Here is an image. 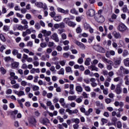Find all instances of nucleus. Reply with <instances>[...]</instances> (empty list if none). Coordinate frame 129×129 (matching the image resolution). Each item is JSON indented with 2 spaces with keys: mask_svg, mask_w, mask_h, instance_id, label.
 Here are the masks:
<instances>
[{
  "mask_svg": "<svg viewBox=\"0 0 129 129\" xmlns=\"http://www.w3.org/2000/svg\"><path fill=\"white\" fill-rule=\"evenodd\" d=\"M59 64L61 66H65V64L66 63V60H60L59 62Z\"/></svg>",
  "mask_w": 129,
  "mask_h": 129,
  "instance_id": "obj_55",
  "label": "nucleus"
},
{
  "mask_svg": "<svg viewBox=\"0 0 129 129\" xmlns=\"http://www.w3.org/2000/svg\"><path fill=\"white\" fill-rule=\"evenodd\" d=\"M105 102H106V103H107V104H109V103L111 102V99L110 98H106V99H105Z\"/></svg>",
  "mask_w": 129,
  "mask_h": 129,
  "instance_id": "obj_62",
  "label": "nucleus"
},
{
  "mask_svg": "<svg viewBox=\"0 0 129 129\" xmlns=\"http://www.w3.org/2000/svg\"><path fill=\"white\" fill-rule=\"evenodd\" d=\"M87 15L89 17H94L95 16V11L93 9H90L87 12Z\"/></svg>",
  "mask_w": 129,
  "mask_h": 129,
  "instance_id": "obj_12",
  "label": "nucleus"
},
{
  "mask_svg": "<svg viewBox=\"0 0 129 129\" xmlns=\"http://www.w3.org/2000/svg\"><path fill=\"white\" fill-rule=\"evenodd\" d=\"M115 91L116 94H120L121 93V88H120V84H117Z\"/></svg>",
  "mask_w": 129,
  "mask_h": 129,
  "instance_id": "obj_13",
  "label": "nucleus"
},
{
  "mask_svg": "<svg viewBox=\"0 0 129 129\" xmlns=\"http://www.w3.org/2000/svg\"><path fill=\"white\" fill-rule=\"evenodd\" d=\"M75 43L77 46H78V47H79L80 49H81V50H85V49H86V46H85V45H84L82 42H80L78 40H76Z\"/></svg>",
  "mask_w": 129,
  "mask_h": 129,
  "instance_id": "obj_4",
  "label": "nucleus"
},
{
  "mask_svg": "<svg viewBox=\"0 0 129 129\" xmlns=\"http://www.w3.org/2000/svg\"><path fill=\"white\" fill-rule=\"evenodd\" d=\"M95 19L96 20V21H97V22H98V23H102L103 22H104L105 21V19H104V17H103V16L101 15H99L98 16V17H95Z\"/></svg>",
  "mask_w": 129,
  "mask_h": 129,
  "instance_id": "obj_8",
  "label": "nucleus"
},
{
  "mask_svg": "<svg viewBox=\"0 0 129 129\" xmlns=\"http://www.w3.org/2000/svg\"><path fill=\"white\" fill-rule=\"evenodd\" d=\"M112 35L113 36L115 39H120L121 38L120 33L116 31H113Z\"/></svg>",
  "mask_w": 129,
  "mask_h": 129,
  "instance_id": "obj_9",
  "label": "nucleus"
},
{
  "mask_svg": "<svg viewBox=\"0 0 129 129\" xmlns=\"http://www.w3.org/2000/svg\"><path fill=\"white\" fill-rule=\"evenodd\" d=\"M25 18L27 20H31V19H32V15L30 14H27L25 16Z\"/></svg>",
  "mask_w": 129,
  "mask_h": 129,
  "instance_id": "obj_46",
  "label": "nucleus"
},
{
  "mask_svg": "<svg viewBox=\"0 0 129 129\" xmlns=\"http://www.w3.org/2000/svg\"><path fill=\"white\" fill-rule=\"evenodd\" d=\"M82 96H81L80 98H78L76 99V102L77 103H81L82 102Z\"/></svg>",
  "mask_w": 129,
  "mask_h": 129,
  "instance_id": "obj_39",
  "label": "nucleus"
},
{
  "mask_svg": "<svg viewBox=\"0 0 129 129\" xmlns=\"http://www.w3.org/2000/svg\"><path fill=\"white\" fill-rule=\"evenodd\" d=\"M82 95L84 98H88V94H87V93H86L85 92H83L82 94Z\"/></svg>",
  "mask_w": 129,
  "mask_h": 129,
  "instance_id": "obj_53",
  "label": "nucleus"
},
{
  "mask_svg": "<svg viewBox=\"0 0 129 129\" xmlns=\"http://www.w3.org/2000/svg\"><path fill=\"white\" fill-rule=\"evenodd\" d=\"M31 74H35V73H40V69L33 68L30 70Z\"/></svg>",
  "mask_w": 129,
  "mask_h": 129,
  "instance_id": "obj_19",
  "label": "nucleus"
},
{
  "mask_svg": "<svg viewBox=\"0 0 129 129\" xmlns=\"http://www.w3.org/2000/svg\"><path fill=\"white\" fill-rule=\"evenodd\" d=\"M49 16H50V17L51 18H54L55 16H56V12H55V11L52 12L50 13H49Z\"/></svg>",
  "mask_w": 129,
  "mask_h": 129,
  "instance_id": "obj_52",
  "label": "nucleus"
},
{
  "mask_svg": "<svg viewBox=\"0 0 129 129\" xmlns=\"http://www.w3.org/2000/svg\"><path fill=\"white\" fill-rule=\"evenodd\" d=\"M77 97L76 96H69L68 97V100H70L71 101H72V100H75L76 99V98Z\"/></svg>",
  "mask_w": 129,
  "mask_h": 129,
  "instance_id": "obj_32",
  "label": "nucleus"
},
{
  "mask_svg": "<svg viewBox=\"0 0 129 129\" xmlns=\"http://www.w3.org/2000/svg\"><path fill=\"white\" fill-rule=\"evenodd\" d=\"M63 22L68 25L69 27H72V28L75 27L76 26V23L75 22L72 21L69 18H64L63 20Z\"/></svg>",
  "mask_w": 129,
  "mask_h": 129,
  "instance_id": "obj_1",
  "label": "nucleus"
},
{
  "mask_svg": "<svg viewBox=\"0 0 129 129\" xmlns=\"http://www.w3.org/2000/svg\"><path fill=\"white\" fill-rule=\"evenodd\" d=\"M42 121H43V124H45V125H47V124H48V123H50V120H49L47 118L43 119Z\"/></svg>",
  "mask_w": 129,
  "mask_h": 129,
  "instance_id": "obj_27",
  "label": "nucleus"
},
{
  "mask_svg": "<svg viewBox=\"0 0 129 129\" xmlns=\"http://www.w3.org/2000/svg\"><path fill=\"white\" fill-rule=\"evenodd\" d=\"M120 71L123 72V74H128V73H129L128 70L123 68V67H122V66H121L120 67Z\"/></svg>",
  "mask_w": 129,
  "mask_h": 129,
  "instance_id": "obj_15",
  "label": "nucleus"
},
{
  "mask_svg": "<svg viewBox=\"0 0 129 129\" xmlns=\"http://www.w3.org/2000/svg\"><path fill=\"white\" fill-rule=\"evenodd\" d=\"M124 64L126 67H129V58L124 59Z\"/></svg>",
  "mask_w": 129,
  "mask_h": 129,
  "instance_id": "obj_29",
  "label": "nucleus"
},
{
  "mask_svg": "<svg viewBox=\"0 0 129 129\" xmlns=\"http://www.w3.org/2000/svg\"><path fill=\"white\" fill-rule=\"evenodd\" d=\"M57 119L59 120V122H63V121H64V119H63V118L61 117L60 116H57Z\"/></svg>",
  "mask_w": 129,
  "mask_h": 129,
  "instance_id": "obj_63",
  "label": "nucleus"
},
{
  "mask_svg": "<svg viewBox=\"0 0 129 129\" xmlns=\"http://www.w3.org/2000/svg\"><path fill=\"white\" fill-rule=\"evenodd\" d=\"M91 61V58L88 57L85 61V65L86 66H89L90 65V62Z\"/></svg>",
  "mask_w": 129,
  "mask_h": 129,
  "instance_id": "obj_22",
  "label": "nucleus"
},
{
  "mask_svg": "<svg viewBox=\"0 0 129 129\" xmlns=\"http://www.w3.org/2000/svg\"><path fill=\"white\" fill-rule=\"evenodd\" d=\"M59 103L61 104V106L63 107V108H68L69 105L68 104H66L65 103V99L61 98L59 99Z\"/></svg>",
  "mask_w": 129,
  "mask_h": 129,
  "instance_id": "obj_6",
  "label": "nucleus"
},
{
  "mask_svg": "<svg viewBox=\"0 0 129 129\" xmlns=\"http://www.w3.org/2000/svg\"><path fill=\"white\" fill-rule=\"evenodd\" d=\"M3 30L5 32H8V31H10V27L8 26L4 25Z\"/></svg>",
  "mask_w": 129,
  "mask_h": 129,
  "instance_id": "obj_40",
  "label": "nucleus"
},
{
  "mask_svg": "<svg viewBox=\"0 0 129 129\" xmlns=\"http://www.w3.org/2000/svg\"><path fill=\"white\" fill-rule=\"evenodd\" d=\"M102 74L104 75V76H107V75H108V72L106 70H103Z\"/></svg>",
  "mask_w": 129,
  "mask_h": 129,
  "instance_id": "obj_61",
  "label": "nucleus"
},
{
  "mask_svg": "<svg viewBox=\"0 0 129 129\" xmlns=\"http://www.w3.org/2000/svg\"><path fill=\"white\" fill-rule=\"evenodd\" d=\"M103 61L104 62V63H107V64H109V65H112V61L105 57L103 58Z\"/></svg>",
  "mask_w": 129,
  "mask_h": 129,
  "instance_id": "obj_20",
  "label": "nucleus"
},
{
  "mask_svg": "<svg viewBox=\"0 0 129 129\" xmlns=\"http://www.w3.org/2000/svg\"><path fill=\"white\" fill-rule=\"evenodd\" d=\"M88 69H90L91 71H96L97 72L98 71V68H96L95 66L91 65L88 67Z\"/></svg>",
  "mask_w": 129,
  "mask_h": 129,
  "instance_id": "obj_18",
  "label": "nucleus"
},
{
  "mask_svg": "<svg viewBox=\"0 0 129 129\" xmlns=\"http://www.w3.org/2000/svg\"><path fill=\"white\" fill-rule=\"evenodd\" d=\"M116 126L118 128H121V127H122V124H121V122L120 121H118L116 122Z\"/></svg>",
  "mask_w": 129,
  "mask_h": 129,
  "instance_id": "obj_34",
  "label": "nucleus"
},
{
  "mask_svg": "<svg viewBox=\"0 0 129 129\" xmlns=\"http://www.w3.org/2000/svg\"><path fill=\"white\" fill-rule=\"evenodd\" d=\"M82 32V29H81V27H78L77 29H76V32L78 34H80V33H81Z\"/></svg>",
  "mask_w": 129,
  "mask_h": 129,
  "instance_id": "obj_48",
  "label": "nucleus"
},
{
  "mask_svg": "<svg viewBox=\"0 0 129 129\" xmlns=\"http://www.w3.org/2000/svg\"><path fill=\"white\" fill-rule=\"evenodd\" d=\"M19 53V51L17 49H14L12 51L13 55H14V56H16V55L18 54Z\"/></svg>",
  "mask_w": 129,
  "mask_h": 129,
  "instance_id": "obj_54",
  "label": "nucleus"
},
{
  "mask_svg": "<svg viewBox=\"0 0 129 129\" xmlns=\"http://www.w3.org/2000/svg\"><path fill=\"white\" fill-rule=\"evenodd\" d=\"M29 122L30 123H31V124H35L37 123V121L35 118H32L29 120Z\"/></svg>",
  "mask_w": 129,
  "mask_h": 129,
  "instance_id": "obj_31",
  "label": "nucleus"
},
{
  "mask_svg": "<svg viewBox=\"0 0 129 129\" xmlns=\"http://www.w3.org/2000/svg\"><path fill=\"white\" fill-rule=\"evenodd\" d=\"M66 71L67 73L71 72L72 73V69L70 67H68L66 68Z\"/></svg>",
  "mask_w": 129,
  "mask_h": 129,
  "instance_id": "obj_43",
  "label": "nucleus"
},
{
  "mask_svg": "<svg viewBox=\"0 0 129 129\" xmlns=\"http://www.w3.org/2000/svg\"><path fill=\"white\" fill-rule=\"evenodd\" d=\"M76 90L78 92L81 93V92H82V91H83V88H82V87L80 86H77L76 87Z\"/></svg>",
  "mask_w": 129,
  "mask_h": 129,
  "instance_id": "obj_26",
  "label": "nucleus"
},
{
  "mask_svg": "<svg viewBox=\"0 0 129 129\" xmlns=\"http://www.w3.org/2000/svg\"><path fill=\"white\" fill-rule=\"evenodd\" d=\"M81 20H82V16L81 17L78 16L76 18V21H77V22H81Z\"/></svg>",
  "mask_w": 129,
  "mask_h": 129,
  "instance_id": "obj_56",
  "label": "nucleus"
},
{
  "mask_svg": "<svg viewBox=\"0 0 129 129\" xmlns=\"http://www.w3.org/2000/svg\"><path fill=\"white\" fill-rule=\"evenodd\" d=\"M0 72H1L2 74H3V75H5V74L7 73V70H6L4 67H1L0 68Z\"/></svg>",
  "mask_w": 129,
  "mask_h": 129,
  "instance_id": "obj_33",
  "label": "nucleus"
},
{
  "mask_svg": "<svg viewBox=\"0 0 129 129\" xmlns=\"http://www.w3.org/2000/svg\"><path fill=\"white\" fill-rule=\"evenodd\" d=\"M4 50H6V46L5 45H2L0 47V52L4 53Z\"/></svg>",
  "mask_w": 129,
  "mask_h": 129,
  "instance_id": "obj_57",
  "label": "nucleus"
},
{
  "mask_svg": "<svg viewBox=\"0 0 129 129\" xmlns=\"http://www.w3.org/2000/svg\"><path fill=\"white\" fill-rule=\"evenodd\" d=\"M78 63H79V64H82V63H83V58L82 57L79 58L78 60Z\"/></svg>",
  "mask_w": 129,
  "mask_h": 129,
  "instance_id": "obj_64",
  "label": "nucleus"
},
{
  "mask_svg": "<svg viewBox=\"0 0 129 129\" xmlns=\"http://www.w3.org/2000/svg\"><path fill=\"white\" fill-rule=\"evenodd\" d=\"M0 39L3 42H6V37H5L3 34H0Z\"/></svg>",
  "mask_w": 129,
  "mask_h": 129,
  "instance_id": "obj_45",
  "label": "nucleus"
},
{
  "mask_svg": "<svg viewBox=\"0 0 129 129\" xmlns=\"http://www.w3.org/2000/svg\"><path fill=\"white\" fill-rule=\"evenodd\" d=\"M40 89V87L37 85H34L32 87V90L33 91H37Z\"/></svg>",
  "mask_w": 129,
  "mask_h": 129,
  "instance_id": "obj_38",
  "label": "nucleus"
},
{
  "mask_svg": "<svg viewBox=\"0 0 129 129\" xmlns=\"http://www.w3.org/2000/svg\"><path fill=\"white\" fill-rule=\"evenodd\" d=\"M58 112L60 113V114L63 115L65 112V109L64 108L59 109Z\"/></svg>",
  "mask_w": 129,
  "mask_h": 129,
  "instance_id": "obj_44",
  "label": "nucleus"
},
{
  "mask_svg": "<svg viewBox=\"0 0 129 129\" xmlns=\"http://www.w3.org/2000/svg\"><path fill=\"white\" fill-rule=\"evenodd\" d=\"M33 64L35 67H38L39 65V61H38V60L33 61Z\"/></svg>",
  "mask_w": 129,
  "mask_h": 129,
  "instance_id": "obj_51",
  "label": "nucleus"
},
{
  "mask_svg": "<svg viewBox=\"0 0 129 129\" xmlns=\"http://www.w3.org/2000/svg\"><path fill=\"white\" fill-rule=\"evenodd\" d=\"M19 87H20V86L19 85V84H16L12 86V88H14V89H18V88H19Z\"/></svg>",
  "mask_w": 129,
  "mask_h": 129,
  "instance_id": "obj_59",
  "label": "nucleus"
},
{
  "mask_svg": "<svg viewBox=\"0 0 129 129\" xmlns=\"http://www.w3.org/2000/svg\"><path fill=\"white\" fill-rule=\"evenodd\" d=\"M118 30L120 32H124V31H126V30H127V27H126L124 24L121 23L119 25Z\"/></svg>",
  "mask_w": 129,
  "mask_h": 129,
  "instance_id": "obj_5",
  "label": "nucleus"
},
{
  "mask_svg": "<svg viewBox=\"0 0 129 129\" xmlns=\"http://www.w3.org/2000/svg\"><path fill=\"white\" fill-rule=\"evenodd\" d=\"M93 111V109L91 108H89L88 110V111H86V112H85V115L88 116L90 114V113H91V112H92Z\"/></svg>",
  "mask_w": 129,
  "mask_h": 129,
  "instance_id": "obj_37",
  "label": "nucleus"
},
{
  "mask_svg": "<svg viewBox=\"0 0 129 129\" xmlns=\"http://www.w3.org/2000/svg\"><path fill=\"white\" fill-rule=\"evenodd\" d=\"M90 94L92 98H95V97H96V93L92 92L90 93Z\"/></svg>",
  "mask_w": 129,
  "mask_h": 129,
  "instance_id": "obj_58",
  "label": "nucleus"
},
{
  "mask_svg": "<svg viewBox=\"0 0 129 129\" xmlns=\"http://www.w3.org/2000/svg\"><path fill=\"white\" fill-rule=\"evenodd\" d=\"M41 33L44 34L45 37H49L51 35V31H47L46 30H42Z\"/></svg>",
  "mask_w": 129,
  "mask_h": 129,
  "instance_id": "obj_16",
  "label": "nucleus"
},
{
  "mask_svg": "<svg viewBox=\"0 0 129 129\" xmlns=\"http://www.w3.org/2000/svg\"><path fill=\"white\" fill-rule=\"evenodd\" d=\"M101 121L102 122L101 123V125H104L105 123H107V119H106L105 118H102L101 119Z\"/></svg>",
  "mask_w": 129,
  "mask_h": 129,
  "instance_id": "obj_41",
  "label": "nucleus"
},
{
  "mask_svg": "<svg viewBox=\"0 0 129 129\" xmlns=\"http://www.w3.org/2000/svg\"><path fill=\"white\" fill-rule=\"evenodd\" d=\"M128 11V9H127V7L126 6H124L122 8L123 13H126Z\"/></svg>",
  "mask_w": 129,
  "mask_h": 129,
  "instance_id": "obj_47",
  "label": "nucleus"
},
{
  "mask_svg": "<svg viewBox=\"0 0 129 129\" xmlns=\"http://www.w3.org/2000/svg\"><path fill=\"white\" fill-rule=\"evenodd\" d=\"M70 13L71 14H73V15H78V11H76V9L75 8L71 9Z\"/></svg>",
  "mask_w": 129,
  "mask_h": 129,
  "instance_id": "obj_24",
  "label": "nucleus"
},
{
  "mask_svg": "<svg viewBox=\"0 0 129 129\" xmlns=\"http://www.w3.org/2000/svg\"><path fill=\"white\" fill-rule=\"evenodd\" d=\"M72 121H73V122H75V123H76V124H78L80 122V120L77 118H72Z\"/></svg>",
  "mask_w": 129,
  "mask_h": 129,
  "instance_id": "obj_30",
  "label": "nucleus"
},
{
  "mask_svg": "<svg viewBox=\"0 0 129 129\" xmlns=\"http://www.w3.org/2000/svg\"><path fill=\"white\" fill-rule=\"evenodd\" d=\"M27 47H33V41H30L27 43Z\"/></svg>",
  "mask_w": 129,
  "mask_h": 129,
  "instance_id": "obj_60",
  "label": "nucleus"
},
{
  "mask_svg": "<svg viewBox=\"0 0 129 129\" xmlns=\"http://www.w3.org/2000/svg\"><path fill=\"white\" fill-rule=\"evenodd\" d=\"M19 65H20V63L15 61L11 63V67L13 69H15V68H18L19 67Z\"/></svg>",
  "mask_w": 129,
  "mask_h": 129,
  "instance_id": "obj_14",
  "label": "nucleus"
},
{
  "mask_svg": "<svg viewBox=\"0 0 129 129\" xmlns=\"http://www.w3.org/2000/svg\"><path fill=\"white\" fill-rule=\"evenodd\" d=\"M128 55V51L126 50H124L122 53L123 57H126Z\"/></svg>",
  "mask_w": 129,
  "mask_h": 129,
  "instance_id": "obj_42",
  "label": "nucleus"
},
{
  "mask_svg": "<svg viewBox=\"0 0 129 129\" xmlns=\"http://www.w3.org/2000/svg\"><path fill=\"white\" fill-rule=\"evenodd\" d=\"M91 26L90 25H89L87 23H85L84 24V29L86 31L87 30H89V28H90Z\"/></svg>",
  "mask_w": 129,
  "mask_h": 129,
  "instance_id": "obj_23",
  "label": "nucleus"
},
{
  "mask_svg": "<svg viewBox=\"0 0 129 129\" xmlns=\"http://www.w3.org/2000/svg\"><path fill=\"white\" fill-rule=\"evenodd\" d=\"M83 87L87 92H90L91 91V88H90V87L86 86L85 85H83Z\"/></svg>",
  "mask_w": 129,
  "mask_h": 129,
  "instance_id": "obj_21",
  "label": "nucleus"
},
{
  "mask_svg": "<svg viewBox=\"0 0 129 129\" xmlns=\"http://www.w3.org/2000/svg\"><path fill=\"white\" fill-rule=\"evenodd\" d=\"M10 75L11 77H13V79H18V76H15V73L10 72Z\"/></svg>",
  "mask_w": 129,
  "mask_h": 129,
  "instance_id": "obj_36",
  "label": "nucleus"
},
{
  "mask_svg": "<svg viewBox=\"0 0 129 129\" xmlns=\"http://www.w3.org/2000/svg\"><path fill=\"white\" fill-rule=\"evenodd\" d=\"M14 92L15 94L18 95L19 97H21V96H24V95H25V92H24L23 91H18L15 90L14 91Z\"/></svg>",
  "mask_w": 129,
  "mask_h": 129,
  "instance_id": "obj_11",
  "label": "nucleus"
},
{
  "mask_svg": "<svg viewBox=\"0 0 129 129\" xmlns=\"http://www.w3.org/2000/svg\"><path fill=\"white\" fill-rule=\"evenodd\" d=\"M34 28L36 30H40V29H41V25H40V23H39V22H36L35 24Z\"/></svg>",
  "mask_w": 129,
  "mask_h": 129,
  "instance_id": "obj_28",
  "label": "nucleus"
},
{
  "mask_svg": "<svg viewBox=\"0 0 129 129\" xmlns=\"http://www.w3.org/2000/svg\"><path fill=\"white\" fill-rule=\"evenodd\" d=\"M65 70H64L63 68H61L58 72V74L59 75H64V72Z\"/></svg>",
  "mask_w": 129,
  "mask_h": 129,
  "instance_id": "obj_35",
  "label": "nucleus"
},
{
  "mask_svg": "<svg viewBox=\"0 0 129 129\" xmlns=\"http://www.w3.org/2000/svg\"><path fill=\"white\" fill-rule=\"evenodd\" d=\"M21 24H22V25H28V24H29V22H28V21H27V20L23 19L21 21Z\"/></svg>",
  "mask_w": 129,
  "mask_h": 129,
  "instance_id": "obj_49",
  "label": "nucleus"
},
{
  "mask_svg": "<svg viewBox=\"0 0 129 129\" xmlns=\"http://www.w3.org/2000/svg\"><path fill=\"white\" fill-rule=\"evenodd\" d=\"M95 48H96V51H97V52H99L100 53H105V49L100 45H97L95 46Z\"/></svg>",
  "mask_w": 129,
  "mask_h": 129,
  "instance_id": "obj_10",
  "label": "nucleus"
},
{
  "mask_svg": "<svg viewBox=\"0 0 129 129\" xmlns=\"http://www.w3.org/2000/svg\"><path fill=\"white\" fill-rule=\"evenodd\" d=\"M70 54H69V53L68 52H64L63 53L62 56L64 58H68L69 57Z\"/></svg>",
  "mask_w": 129,
  "mask_h": 129,
  "instance_id": "obj_50",
  "label": "nucleus"
},
{
  "mask_svg": "<svg viewBox=\"0 0 129 129\" xmlns=\"http://www.w3.org/2000/svg\"><path fill=\"white\" fill-rule=\"evenodd\" d=\"M61 19H62V16H56L53 18V20L56 22H60V21H61Z\"/></svg>",
  "mask_w": 129,
  "mask_h": 129,
  "instance_id": "obj_25",
  "label": "nucleus"
},
{
  "mask_svg": "<svg viewBox=\"0 0 129 129\" xmlns=\"http://www.w3.org/2000/svg\"><path fill=\"white\" fill-rule=\"evenodd\" d=\"M56 10L58 13H61V14H63V15H68L69 14V10L68 9L65 10L61 8L58 7Z\"/></svg>",
  "mask_w": 129,
  "mask_h": 129,
  "instance_id": "obj_7",
  "label": "nucleus"
},
{
  "mask_svg": "<svg viewBox=\"0 0 129 129\" xmlns=\"http://www.w3.org/2000/svg\"><path fill=\"white\" fill-rule=\"evenodd\" d=\"M35 6L37 8H40L41 9H43L44 10H46L47 9V5L46 4H43L42 2H36L35 3Z\"/></svg>",
  "mask_w": 129,
  "mask_h": 129,
  "instance_id": "obj_3",
  "label": "nucleus"
},
{
  "mask_svg": "<svg viewBox=\"0 0 129 129\" xmlns=\"http://www.w3.org/2000/svg\"><path fill=\"white\" fill-rule=\"evenodd\" d=\"M51 38L55 40V42H59V38H58V34L54 33L51 36Z\"/></svg>",
  "mask_w": 129,
  "mask_h": 129,
  "instance_id": "obj_17",
  "label": "nucleus"
},
{
  "mask_svg": "<svg viewBox=\"0 0 129 129\" xmlns=\"http://www.w3.org/2000/svg\"><path fill=\"white\" fill-rule=\"evenodd\" d=\"M121 63V58H118L114 60L113 67L117 68Z\"/></svg>",
  "mask_w": 129,
  "mask_h": 129,
  "instance_id": "obj_2",
  "label": "nucleus"
}]
</instances>
